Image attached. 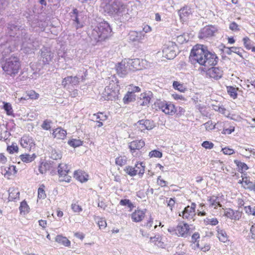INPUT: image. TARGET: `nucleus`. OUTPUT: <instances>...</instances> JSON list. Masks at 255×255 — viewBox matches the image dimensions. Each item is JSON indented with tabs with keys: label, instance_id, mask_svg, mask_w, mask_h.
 Instances as JSON below:
<instances>
[{
	"label": "nucleus",
	"instance_id": "1",
	"mask_svg": "<svg viewBox=\"0 0 255 255\" xmlns=\"http://www.w3.org/2000/svg\"><path fill=\"white\" fill-rule=\"evenodd\" d=\"M189 60L192 63H198L204 66L202 70L207 71V74L211 78L218 80L223 75V71L218 67L210 66L216 65L218 61V57L214 53H212L207 49V47L203 45H197L193 47Z\"/></svg>",
	"mask_w": 255,
	"mask_h": 255
},
{
	"label": "nucleus",
	"instance_id": "2",
	"mask_svg": "<svg viewBox=\"0 0 255 255\" xmlns=\"http://www.w3.org/2000/svg\"><path fill=\"white\" fill-rule=\"evenodd\" d=\"M20 33L17 36L18 41L21 44L24 52L37 49L39 46L38 40L27 32V29L23 27L21 28Z\"/></svg>",
	"mask_w": 255,
	"mask_h": 255
},
{
	"label": "nucleus",
	"instance_id": "3",
	"mask_svg": "<svg viewBox=\"0 0 255 255\" xmlns=\"http://www.w3.org/2000/svg\"><path fill=\"white\" fill-rule=\"evenodd\" d=\"M112 29L108 22L103 21L99 23L89 33L90 37L94 42L105 40L111 34Z\"/></svg>",
	"mask_w": 255,
	"mask_h": 255
},
{
	"label": "nucleus",
	"instance_id": "4",
	"mask_svg": "<svg viewBox=\"0 0 255 255\" xmlns=\"http://www.w3.org/2000/svg\"><path fill=\"white\" fill-rule=\"evenodd\" d=\"M104 9L110 15L123 16L126 12V5L122 0H109L104 6Z\"/></svg>",
	"mask_w": 255,
	"mask_h": 255
},
{
	"label": "nucleus",
	"instance_id": "5",
	"mask_svg": "<svg viewBox=\"0 0 255 255\" xmlns=\"http://www.w3.org/2000/svg\"><path fill=\"white\" fill-rule=\"evenodd\" d=\"M2 68L6 75L12 77H15L18 74L20 68L19 58L16 56H11L6 58Z\"/></svg>",
	"mask_w": 255,
	"mask_h": 255
},
{
	"label": "nucleus",
	"instance_id": "6",
	"mask_svg": "<svg viewBox=\"0 0 255 255\" xmlns=\"http://www.w3.org/2000/svg\"><path fill=\"white\" fill-rule=\"evenodd\" d=\"M177 45L172 42H169L163 46V56L168 59H173L177 55Z\"/></svg>",
	"mask_w": 255,
	"mask_h": 255
},
{
	"label": "nucleus",
	"instance_id": "7",
	"mask_svg": "<svg viewBox=\"0 0 255 255\" xmlns=\"http://www.w3.org/2000/svg\"><path fill=\"white\" fill-rule=\"evenodd\" d=\"M70 172L68 166L65 164H59L57 172L60 178V181L69 182L71 180V176L68 175Z\"/></svg>",
	"mask_w": 255,
	"mask_h": 255
},
{
	"label": "nucleus",
	"instance_id": "8",
	"mask_svg": "<svg viewBox=\"0 0 255 255\" xmlns=\"http://www.w3.org/2000/svg\"><path fill=\"white\" fill-rule=\"evenodd\" d=\"M157 104L159 109H161L165 114L173 115L177 111L175 106L171 102H160Z\"/></svg>",
	"mask_w": 255,
	"mask_h": 255
},
{
	"label": "nucleus",
	"instance_id": "9",
	"mask_svg": "<svg viewBox=\"0 0 255 255\" xmlns=\"http://www.w3.org/2000/svg\"><path fill=\"white\" fill-rule=\"evenodd\" d=\"M23 27L17 22L13 23L9 22L7 24L6 32L9 36H16L21 31V28Z\"/></svg>",
	"mask_w": 255,
	"mask_h": 255
},
{
	"label": "nucleus",
	"instance_id": "10",
	"mask_svg": "<svg viewBox=\"0 0 255 255\" xmlns=\"http://www.w3.org/2000/svg\"><path fill=\"white\" fill-rule=\"evenodd\" d=\"M119 94V88L117 85V87L113 89V86H111L110 85L109 86H107L105 88V96H107V100H114L118 98V95Z\"/></svg>",
	"mask_w": 255,
	"mask_h": 255
},
{
	"label": "nucleus",
	"instance_id": "11",
	"mask_svg": "<svg viewBox=\"0 0 255 255\" xmlns=\"http://www.w3.org/2000/svg\"><path fill=\"white\" fill-rule=\"evenodd\" d=\"M146 37L143 31H130L128 35V38L130 41L138 43H142Z\"/></svg>",
	"mask_w": 255,
	"mask_h": 255
},
{
	"label": "nucleus",
	"instance_id": "12",
	"mask_svg": "<svg viewBox=\"0 0 255 255\" xmlns=\"http://www.w3.org/2000/svg\"><path fill=\"white\" fill-rule=\"evenodd\" d=\"M196 204L192 203L190 206H187L184 210L179 214V216H182L183 218L192 219L195 216Z\"/></svg>",
	"mask_w": 255,
	"mask_h": 255
},
{
	"label": "nucleus",
	"instance_id": "13",
	"mask_svg": "<svg viewBox=\"0 0 255 255\" xmlns=\"http://www.w3.org/2000/svg\"><path fill=\"white\" fill-rule=\"evenodd\" d=\"M135 125L141 131L145 129L150 130L154 127L153 121L149 120H139L135 124Z\"/></svg>",
	"mask_w": 255,
	"mask_h": 255
},
{
	"label": "nucleus",
	"instance_id": "14",
	"mask_svg": "<svg viewBox=\"0 0 255 255\" xmlns=\"http://www.w3.org/2000/svg\"><path fill=\"white\" fill-rule=\"evenodd\" d=\"M217 31L216 27L213 26H207L202 28L199 33V38H205L214 35Z\"/></svg>",
	"mask_w": 255,
	"mask_h": 255
},
{
	"label": "nucleus",
	"instance_id": "15",
	"mask_svg": "<svg viewBox=\"0 0 255 255\" xmlns=\"http://www.w3.org/2000/svg\"><path fill=\"white\" fill-rule=\"evenodd\" d=\"M189 225L185 223L183 225H178L175 230V235L178 236L182 237H186L189 235Z\"/></svg>",
	"mask_w": 255,
	"mask_h": 255
},
{
	"label": "nucleus",
	"instance_id": "16",
	"mask_svg": "<svg viewBox=\"0 0 255 255\" xmlns=\"http://www.w3.org/2000/svg\"><path fill=\"white\" fill-rule=\"evenodd\" d=\"M81 78L80 76H67L64 78L62 81V85L65 87L67 85L70 84L72 86H76L79 84Z\"/></svg>",
	"mask_w": 255,
	"mask_h": 255
},
{
	"label": "nucleus",
	"instance_id": "17",
	"mask_svg": "<svg viewBox=\"0 0 255 255\" xmlns=\"http://www.w3.org/2000/svg\"><path fill=\"white\" fill-rule=\"evenodd\" d=\"M20 144L23 147L29 150H30L35 145L32 138L27 135H24L21 137Z\"/></svg>",
	"mask_w": 255,
	"mask_h": 255
},
{
	"label": "nucleus",
	"instance_id": "18",
	"mask_svg": "<svg viewBox=\"0 0 255 255\" xmlns=\"http://www.w3.org/2000/svg\"><path fill=\"white\" fill-rule=\"evenodd\" d=\"M41 57L44 64H48L53 58V55L50 51L45 48L41 49Z\"/></svg>",
	"mask_w": 255,
	"mask_h": 255
},
{
	"label": "nucleus",
	"instance_id": "19",
	"mask_svg": "<svg viewBox=\"0 0 255 255\" xmlns=\"http://www.w3.org/2000/svg\"><path fill=\"white\" fill-rule=\"evenodd\" d=\"M145 145V142L142 140H133L130 142L128 147L132 153L135 150H139Z\"/></svg>",
	"mask_w": 255,
	"mask_h": 255
},
{
	"label": "nucleus",
	"instance_id": "20",
	"mask_svg": "<svg viewBox=\"0 0 255 255\" xmlns=\"http://www.w3.org/2000/svg\"><path fill=\"white\" fill-rule=\"evenodd\" d=\"M141 62H142V60H141L140 59L135 58L133 59H128L127 62L128 65L131 67L132 70H140L142 68Z\"/></svg>",
	"mask_w": 255,
	"mask_h": 255
},
{
	"label": "nucleus",
	"instance_id": "21",
	"mask_svg": "<svg viewBox=\"0 0 255 255\" xmlns=\"http://www.w3.org/2000/svg\"><path fill=\"white\" fill-rule=\"evenodd\" d=\"M145 216V211L137 210L131 214L132 220L134 222H138L142 220Z\"/></svg>",
	"mask_w": 255,
	"mask_h": 255
},
{
	"label": "nucleus",
	"instance_id": "22",
	"mask_svg": "<svg viewBox=\"0 0 255 255\" xmlns=\"http://www.w3.org/2000/svg\"><path fill=\"white\" fill-rule=\"evenodd\" d=\"M178 13L181 19L185 20L186 18L189 17L192 13V10L188 6H184L181 8L178 11Z\"/></svg>",
	"mask_w": 255,
	"mask_h": 255
},
{
	"label": "nucleus",
	"instance_id": "23",
	"mask_svg": "<svg viewBox=\"0 0 255 255\" xmlns=\"http://www.w3.org/2000/svg\"><path fill=\"white\" fill-rule=\"evenodd\" d=\"M116 68L117 73L120 77H124L128 74L127 68L123 61L121 63H119L118 65H116Z\"/></svg>",
	"mask_w": 255,
	"mask_h": 255
},
{
	"label": "nucleus",
	"instance_id": "24",
	"mask_svg": "<svg viewBox=\"0 0 255 255\" xmlns=\"http://www.w3.org/2000/svg\"><path fill=\"white\" fill-rule=\"evenodd\" d=\"M217 237L219 240L223 243H226L229 241V237L228 236L226 231L221 229L219 227H217Z\"/></svg>",
	"mask_w": 255,
	"mask_h": 255
},
{
	"label": "nucleus",
	"instance_id": "25",
	"mask_svg": "<svg viewBox=\"0 0 255 255\" xmlns=\"http://www.w3.org/2000/svg\"><path fill=\"white\" fill-rule=\"evenodd\" d=\"M52 135L57 139H64L66 136V131L61 128H57L53 131Z\"/></svg>",
	"mask_w": 255,
	"mask_h": 255
},
{
	"label": "nucleus",
	"instance_id": "26",
	"mask_svg": "<svg viewBox=\"0 0 255 255\" xmlns=\"http://www.w3.org/2000/svg\"><path fill=\"white\" fill-rule=\"evenodd\" d=\"M88 177V175L83 173L82 171H75L74 172V177L81 182L87 181Z\"/></svg>",
	"mask_w": 255,
	"mask_h": 255
},
{
	"label": "nucleus",
	"instance_id": "27",
	"mask_svg": "<svg viewBox=\"0 0 255 255\" xmlns=\"http://www.w3.org/2000/svg\"><path fill=\"white\" fill-rule=\"evenodd\" d=\"M55 241L65 247H69L70 246V241L65 237L61 235H58L55 238Z\"/></svg>",
	"mask_w": 255,
	"mask_h": 255
},
{
	"label": "nucleus",
	"instance_id": "28",
	"mask_svg": "<svg viewBox=\"0 0 255 255\" xmlns=\"http://www.w3.org/2000/svg\"><path fill=\"white\" fill-rule=\"evenodd\" d=\"M9 191V201H13L15 199L19 198V192L17 189L10 188Z\"/></svg>",
	"mask_w": 255,
	"mask_h": 255
},
{
	"label": "nucleus",
	"instance_id": "29",
	"mask_svg": "<svg viewBox=\"0 0 255 255\" xmlns=\"http://www.w3.org/2000/svg\"><path fill=\"white\" fill-rule=\"evenodd\" d=\"M150 97L146 94L143 93L140 95V100L139 102L140 105L142 106H147L150 102Z\"/></svg>",
	"mask_w": 255,
	"mask_h": 255
},
{
	"label": "nucleus",
	"instance_id": "30",
	"mask_svg": "<svg viewBox=\"0 0 255 255\" xmlns=\"http://www.w3.org/2000/svg\"><path fill=\"white\" fill-rule=\"evenodd\" d=\"M135 100V95L133 92H128L123 99L124 102L128 104Z\"/></svg>",
	"mask_w": 255,
	"mask_h": 255
},
{
	"label": "nucleus",
	"instance_id": "31",
	"mask_svg": "<svg viewBox=\"0 0 255 255\" xmlns=\"http://www.w3.org/2000/svg\"><path fill=\"white\" fill-rule=\"evenodd\" d=\"M20 157L21 160L24 162H30L34 160V159L36 157V155L35 154H33L32 155H29L28 154H21L20 155Z\"/></svg>",
	"mask_w": 255,
	"mask_h": 255
},
{
	"label": "nucleus",
	"instance_id": "32",
	"mask_svg": "<svg viewBox=\"0 0 255 255\" xmlns=\"http://www.w3.org/2000/svg\"><path fill=\"white\" fill-rule=\"evenodd\" d=\"M39 97V94L36 93L34 91H29L27 93V95L25 97H22L20 100H27L29 99H36Z\"/></svg>",
	"mask_w": 255,
	"mask_h": 255
},
{
	"label": "nucleus",
	"instance_id": "33",
	"mask_svg": "<svg viewBox=\"0 0 255 255\" xmlns=\"http://www.w3.org/2000/svg\"><path fill=\"white\" fill-rule=\"evenodd\" d=\"M9 47V44L7 42L0 44V52H1L3 55H6L11 51Z\"/></svg>",
	"mask_w": 255,
	"mask_h": 255
},
{
	"label": "nucleus",
	"instance_id": "34",
	"mask_svg": "<svg viewBox=\"0 0 255 255\" xmlns=\"http://www.w3.org/2000/svg\"><path fill=\"white\" fill-rule=\"evenodd\" d=\"M19 209L21 214L25 215L28 212L29 207L25 201L21 202Z\"/></svg>",
	"mask_w": 255,
	"mask_h": 255
},
{
	"label": "nucleus",
	"instance_id": "35",
	"mask_svg": "<svg viewBox=\"0 0 255 255\" xmlns=\"http://www.w3.org/2000/svg\"><path fill=\"white\" fill-rule=\"evenodd\" d=\"M124 170L127 174L130 176L136 175L138 172L137 169H135V167L130 166L126 167Z\"/></svg>",
	"mask_w": 255,
	"mask_h": 255
},
{
	"label": "nucleus",
	"instance_id": "36",
	"mask_svg": "<svg viewBox=\"0 0 255 255\" xmlns=\"http://www.w3.org/2000/svg\"><path fill=\"white\" fill-rule=\"evenodd\" d=\"M134 167L135 168V169H137L138 170L137 174L140 176H142L144 173V163H143V162H137L135 165Z\"/></svg>",
	"mask_w": 255,
	"mask_h": 255
},
{
	"label": "nucleus",
	"instance_id": "37",
	"mask_svg": "<svg viewBox=\"0 0 255 255\" xmlns=\"http://www.w3.org/2000/svg\"><path fill=\"white\" fill-rule=\"evenodd\" d=\"M237 90L238 89L232 86L227 87V92L229 95L233 99L237 98Z\"/></svg>",
	"mask_w": 255,
	"mask_h": 255
},
{
	"label": "nucleus",
	"instance_id": "38",
	"mask_svg": "<svg viewBox=\"0 0 255 255\" xmlns=\"http://www.w3.org/2000/svg\"><path fill=\"white\" fill-rule=\"evenodd\" d=\"M116 164L120 166H122L126 164L127 157L125 156H120L116 158Z\"/></svg>",
	"mask_w": 255,
	"mask_h": 255
},
{
	"label": "nucleus",
	"instance_id": "39",
	"mask_svg": "<svg viewBox=\"0 0 255 255\" xmlns=\"http://www.w3.org/2000/svg\"><path fill=\"white\" fill-rule=\"evenodd\" d=\"M62 157L61 153L60 151L56 149H52L50 157L54 160L60 159Z\"/></svg>",
	"mask_w": 255,
	"mask_h": 255
},
{
	"label": "nucleus",
	"instance_id": "40",
	"mask_svg": "<svg viewBox=\"0 0 255 255\" xmlns=\"http://www.w3.org/2000/svg\"><path fill=\"white\" fill-rule=\"evenodd\" d=\"M82 141L79 139H72L69 140L68 143L73 147H76L79 146L82 144Z\"/></svg>",
	"mask_w": 255,
	"mask_h": 255
},
{
	"label": "nucleus",
	"instance_id": "41",
	"mask_svg": "<svg viewBox=\"0 0 255 255\" xmlns=\"http://www.w3.org/2000/svg\"><path fill=\"white\" fill-rule=\"evenodd\" d=\"M234 162L242 172L246 171L248 169V167L247 164L244 162H242L238 160H235Z\"/></svg>",
	"mask_w": 255,
	"mask_h": 255
},
{
	"label": "nucleus",
	"instance_id": "42",
	"mask_svg": "<svg viewBox=\"0 0 255 255\" xmlns=\"http://www.w3.org/2000/svg\"><path fill=\"white\" fill-rule=\"evenodd\" d=\"M3 108L6 112L7 115H11L13 113V110L11 105L8 103L3 102Z\"/></svg>",
	"mask_w": 255,
	"mask_h": 255
},
{
	"label": "nucleus",
	"instance_id": "43",
	"mask_svg": "<svg viewBox=\"0 0 255 255\" xmlns=\"http://www.w3.org/2000/svg\"><path fill=\"white\" fill-rule=\"evenodd\" d=\"M44 185H42L38 190V198L39 199H44L46 198V194L45 193Z\"/></svg>",
	"mask_w": 255,
	"mask_h": 255
},
{
	"label": "nucleus",
	"instance_id": "44",
	"mask_svg": "<svg viewBox=\"0 0 255 255\" xmlns=\"http://www.w3.org/2000/svg\"><path fill=\"white\" fill-rule=\"evenodd\" d=\"M149 156L151 157H157V158H161L162 156V153L159 150H153L149 152Z\"/></svg>",
	"mask_w": 255,
	"mask_h": 255
},
{
	"label": "nucleus",
	"instance_id": "45",
	"mask_svg": "<svg viewBox=\"0 0 255 255\" xmlns=\"http://www.w3.org/2000/svg\"><path fill=\"white\" fill-rule=\"evenodd\" d=\"M120 204L123 206H128L130 209L134 207L133 204L129 199H122L120 201Z\"/></svg>",
	"mask_w": 255,
	"mask_h": 255
},
{
	"label": "nucleus",
	"instance_id": "46",
	"mask_svg": "<svg viewBox=\"0 0 255 255\" xmlns=\"http://www.w3.org/2000/svg\"><path fill=\"white\" fill-rule=\"evenodd\" d=\"M173 86L174 89L179 90L180 92H184L185 90V88L184 87L183 85L180 83H179L177 81H174L173 83Z\"/></svg>",
	"mask_w": 255,
	"mask_h": 255
},
{
	"label": "nucleus",
	"instance_id": "47",
	"mask_svg": "<svg viewBox=\"0 0 255 255\" xmlns=\"http://www.w3.org/2000/svg\"><path fill=\"white\" fill-rule=\"evenodd\" d=\"M245 211L249 215L255 216V206L253 207L251 206H246L245 207Z\"/></svg>",
	"mask_w": 255,
	"mask_h": 255
},
{
	"label": "nucleus",
	"instance_id": "48",
	"mask_svg": "<svg viewBox=\"0 0 255 255\" xmlns=\"http://www.w3.org/2000/svg\"><path fill=\"white\" fill-rule=\"evenodd\" d=\"M244 45L247 49L250 50L252 48L251 40L248 37H245L243 39Z\"/></svg>",
	"mask_w": 255,
	"mask_h": 255
},
{
	"label": "nucleus",
	"instance_id": "49",
	"mask_svg": "<svg viewBox=\"0 0 255 255\" xmlns=\"http://www.w3.org/2000/svg\"><path fill=\"white\" fill-rule=\"evenodd\" d=\"M224 215L231 219H233L235 212L231 208L226 209L224 211Z\"/></svg>",
	"mask_w": 255,
	"mask_h": 255
},
{
	"label": "nucleus",
	"instance_id": "50",
	"mask_svg": "<svg viewBox=\"0 0 255 255\" xmlns=\"http://www.w3.org/2000/svg\"><path fill=\"white\" fill-rule=\"evenodd\" d=\"M17 171L16 170V167L14 165H11L8 168V170H6L5 175L7 174L10 175L11 174H14L16 173Z\"/></svg>",
	"mask_w": 255,
	"mask_h": 255
},
{
	"label": "nucleus",
	"instance_id": "51",
	"mask_svg": "<svg viewBox=\"0 0 255 255\" xmlns=\"http://www.w3.org/2000/svg\"><path fill=\"white\" fill-rule=\"evenodd\" d=\"M7 150L10 153H13L14 152L18 151V147L17 145L12 144L11 146L7 147Z\"/></svg>",
	"mask_w": 255,
	"mask_h": 255
},
{
	"label": "nucleus",
	"instance_id": "52",
	"mask_svg": "<svg viewBox=\"0 0 255 255\" xmlns=\"http://www.w3.org/2000/svg\"><path fill=\"white\" fill-rule=\"evenodd\" d=\"M49 167V165L47 163H42L39 167V171L41 174L45 173L47 168Z\"/></svg>",
	"mask_w": 255,
	"mask_h": 255
},
{
	"label": "nucleus",
	"instance_id": "53",
	"mask_svg": "<svg viewBox=\"0 0 255 255\" xmlns=\"http://www.w3.org/2000/svg\"><path fill=\"white\" fill-rule=\"evenodd\" d=\"M51 123V122L50 121H48L47 120H45L42 125H41V127L45 130H48L50 129L51 126L50 124Z\"/></svg>",
	"mask_w": 255,
	"mask_h": 255
},
{
	"label": "nucleus",
	"instance_id": "54",
	"mask_svg": "<svg viewBox=\"0 0 255 255\" xmlns=\"http://www.w3.org/2000/svg\"><path fill=\"white\" fill-rule=\"evenodd\" d=\"M202 146L206 149H211L213 147L214 144L208 141H205L202 143Z\"/></svg>",
	"mask_w": 255,
	"mask_h": 255
},
{
	"label": "nucleus",
	"instance_id": "55",
	"mask_svg": "<svg viewBox=\"0 0 255 255\" xmlns=\"http://www.w3.org/2000/svg\"><path fill=\"white\" fill-rule=\"evenodd\" d=\"M207 130H211L216 128V125H213L212 121H209L204 124Z\"/></svg>",
	"mask_w": 255,
	"mask_h": 255
},
{
	"label": "nucleus",
	"instance_id": "56",
	"mask_svg": "<svg viewBox=\"0 0 255 255\" xmlns=\"http://www.w3.org/2000/svg\"><path fill=\"white\" fill-rule=\"evenodd\" d=\"M229 28L232 31H239L240 28H239V25L235 22H232L230 23Z\"/></svg>",
	"mask_w": 255,
	"mask_h": 255
},
{
	"label": "nucleus",
	"instance_id": "57",
	"mask_svg": "<svg viewBox=\"0 0 255 255\" xmlns=\"http://www.w3.org/2000/svg\"><path fill=\"white\" fill-rule=\"evenodd\" d=\"M94 116L96 117L97 119H99L100 121H105L107 119V116L104 115L102 113H99L97 114H94Z\"/></svg>",
	"mask_w": 255,
	"mask_h": 255
},
{
	"label": "nucleus",
	"instance_id": "58",
	"mask_svg": "<svg viewBox=\"0 0 255 255\" xmlns=\"http://www.w3.org/2000/svg\"><path fill=\"white\" fill-rule=\"evenodd\" d=\"M71 208L73 211L75 212H80L82 210L81 207L76 204H72L71 205Z\"/></svg>",
	"mask_w": 255,
	"mask_h": 255
},
{
	"label": "nucleus",
	"instance_id": "59",
	"mask_svg": "<svg viewBox=\"0 0 255 255\" xmlns=\"http://www.w3.org/2000/svg\"><path fill=\"white\" fill-rule=\"evenodd\" d=\"M217 197L213 196L210 198L209 201L210 202L212 206L218 205L221 206V204L219 202H216Z\"/></svg>",
	"mask_w": 255,
	"mask_h": 255
},
{
	"label": "nucleus",
	"instance_id": "60",
	"mask_svg": "<svg viewBox=\"0 0 255 255\" xmlns=\"http://www.w3.org/2000/svg\"><path fill=\"white\" fill-rule=\"evenodd\" d=\"M222 151L225 154L231 155L234 153V151L233 149L225 147L222 148Z\"/></svg>",
	"mask_w": 255,
	"mask_h": 255
},
{
	"label": "nucleus",
	"instance_id": "61",
	"mask_svg": "<svg viewBox=\"0 0 255 255\" xmlns=\"http://www.w3.org/2000/svg\"><path fill=\"white\" fill-rule=\"evenodd\" d=\"M207 223L213 226H215L218 224V221L216 218L208 219Z\"/></svg>",
	"mask_w": 255,
	"mask_h": 255
},
{
	"label": "nucleus",
	"instance_id": "62",
	"mask_svg": "<svg viewBox=\"0 0 255 255\" xmlns=\"http://www.w3.org/2000/svg\"><path fill=\"white\" fill-rule=\"evenodd\" d=\"M232 53L237 54L240 57H242V53L240 51V48L237 47H232Z\"/></svg>",
	"mask_w": 255,
	"mask_h": 255
},
{
	"label": "nucleus",
	"instance_id": "63",
	"mask_svg": "<svg viewBox=\"0 0 255 255\" xmlns=\"http://www.w3.org/2000/svg\"><path fill=\"white\" fill-rule=\"evenodd\" d=\"M200 238V235L198 232H196L193 234L192 236V241L193 243H195L197 242V239Z\"/></svg>",
	"mask_w": 255,
	"mask_h": 255
},
{
	"label": "nucleus",
	"instance_id": "64",
	"mask_svg": "<svg viewBox=\"0 0 255 255\" xmlns=\"http://www.w3.org/2000/svg\"><path fill=\"white\" fill-rule=\"evenodd\" d=\"M245 188L250 189V190H253L255 191V184H254L252 182H250V183L248 184L246 187Z\"/></svg>",
	"mask_w": 255,
	"mask_h": 255
}]
</instances>
